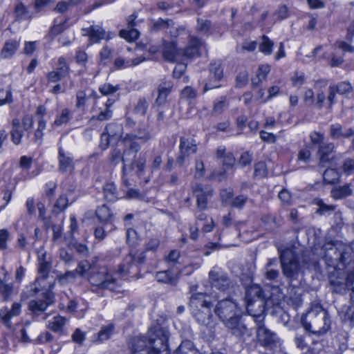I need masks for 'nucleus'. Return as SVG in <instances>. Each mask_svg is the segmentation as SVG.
I'll use <instances>...</instances> for the list:
<instances>
[{
    "mask_svg": "<svg viewBox=\"0 0 354 354\" xmlns=\"http://www.w3.org/2000/svg\"><path fill=\"white\" fill-rule=\"evenodd\" d=\"M173 24V21L171 20H164L162 19H158L156 22L154 23L152 29L154 31H158L160 30H165V31L170 28V26Z\"/></svg>",
    "mask_w": 354,
    "mask_h": 354,
    "instance_id": "59",
    "label": "nucleus"
},
{
    "mask_svg": "<svg viewBox=\"0 0 354 354\" xmlns=\"http://www.w3.org/2000/svg\"><path fill=\"white\" fill-rule=\"evenodd\" d=\"M126 149L124 150L125 156H129L133 152V158L136 157V153L140 150V144L138 142V138L131 134H127L122 140Z\"/></svg>",
    "mask_w": 354,
    "mask_h": 354,
    "instance_id": "24",
    "label": "nucleus"
},
{
    "mask_svg": "<svg viewBox=\"0 0 354 354\" xmlns=\"http://www.w3.org/2000/svg\"><path fill=\"white\" fill-rule=\"evenodd\" d=\"M156 278L159 282L169 284H175L177 281V276L170 270L157 272Z\"/></svg>",
    "mask_w": 354,
    "mask_h": 354,
    "instance_id": "33",
    "label": "nucleus"
},
{
    "mask_svg": "<svg viewBox=\"0 0 354 354\" xmlns=\"http://www.w3.org/2000/svg\"><path fill=\"white\" fill-rule=\"evenodd\" d=\"M308 336L297 335L295 337V342L297 348H300L304 353H308L310 351V346L306 342Z\"/></svg>",
    "mask_w": 354,
    "mask_h": 354,
    "instance_id": "52",
    "label": "nucleus"
},
{
    "mask_svg": "<svg viewBox=\"0 0 354 354\" xmlns=\"http://www.w3.org/2000/svg\"><path fill=\"white\" fill-rule=\"evenodd\" d=\"M120 89L119 85L113 86L109 83H105L99 88L100 92L103 95H109L115 93Z\"/></svg>",
    "mask_w": 354,
    "mask_h": 354,
    "instance_id": "56",
    "label": "nucleus"
},
{
    "mask_svg": "<svg viewBox=\"0 0 354 354\" xmlns=\"http://www.w3.org/2000/svg\"><path fill=\"white\" fill-rule=\"evenodd\" d=\"M72 118V111L68 108L62 109L60 113L57 114L51 126L53 127H60L67 124Z\"/></svg>",
    "mask_w": 354,
    "mask_h": 354,
    "instance_id": "31",
    "label": "nucleus"
},
{
    "mask_svg": "<svg viewBox=\"0 0 354 354\" xmlns=\"http://www.w3.org/2000/svg\"><path fill=\"white\" fill-rule=\"evenodd\" d=\"M337 93L344 95L351 93L353 88L351 82L344 81L339 82L337 84L332 85Z\"/></svg>",
    "mask_w": 354,
    "mask_h": 354,
    "instance_id": "46",
    "label": "nucleus"
},
{
    "mask_svg": "<svg viewBox=\"0 0 354 354\" xmlns=\"http://www.w3.org/2000/svg\"><path fill=\"white\" fill-rule=\"evenodd\" d=\"M202 45L203 43L198 39L192 37L187 46L184 50L182 49L183 61L199 55Z\"/></svg>",
    "mask_w": 354,
    "mask_h": 354,
    "instance_id": "23",
    "label": "nucleus"
},
{
    "mask_svg": "<svg viewBox=\"0 0 354 354\" xmlns=\"http://www.w3.org/2000/svg\"><path fill=\"white\" fill-rule=\"evenodd\" d=\"M310 142L313 145H322L324 139V134L319 131H313L310 134Z\"/></svg>",
    "mask_w": 354,
    "mask_h": 354,
    "instance_id": "63",
    "label": "nucleus"
},
{
    "mask_svg": "<svg viewBox=\"0 0 354 354\" xmlns=\"http://www.w3.org/2000/svg\"><path fill=\"white\" fill-rule=\"evenodd\" d=\"M48 306V303L44 299H35L29 302L28 307L33 313L38 315L44 312Z\"/></svg>",
    "mask_w": 354,
    "mask_h": 354,
    "instance_id": "35",
    "label": "nucleus"
},
{
    "mask_svg": "<svg viewBox=\"0 0 354 354\" xmlns=\"http://www.w3.org/2000/svg\"><path fill=\"white\" fill-rule=\"evenodd\" d=\"M257 326V337L265 346L272 345L277 339V335L266 328L263 324L264 315L261 313L253 315Z\"/></svg>",
    "mask_w": 354,
    "mask_h": 354,
    "instance_id": "9",
    "label": "nucleus"
},
{
    "mask_svg": "<svg viewBox=\"0 0 354 354\" xmlns=\"http://www.w3.org/2000/svg\"><path fill=\"white\" fill-rule=\"evenodd\" d=\"M144 256L138 254L135 252H130L124 259L122 263L119 266L118 270L114 273L117 277H124L131 272V270L138 264L144 262Z\"/></svg>",
    "mask_w": 354,
    "mask_h": 354,
    "instance_id": "8",
    "label": "nucleus"
},
{
    "mask_svg": "<svg viewBox=\"0 0 354 354\" xmlns=\"http://www.w3.org/2000/svg\"><path fill=\"white\" fill-rule=\"evenodd\" d=\"M270 71V66L268 64L261 65L259 67L257 77L258 78V82H256L254 80H252V84H257L259 82H261L266 79L268 74Z\"/></svg>",
    "mask_w": 354,
    "mask_h": 354,
    "instance_id": "55",
    "label": "nucleus"
},
{
    "mask_svg": "<svg viewBox=\"0 0 354 354\" xmlns=\"http://www.w3.org/2000/svg\"><path fill=\"white\" fill-rule=\"evenodd\" d=\"M180 95L183 99L190 101L197 97V91L190 86H187L182 90Z\"/></svg>",
    "mask_w": 354,
    "mask_h": 354,
    "instance_id": "54",
    "label": "nucleus"
},
{
    "mask_svg": "<svg viewBox=\"0 0 354 354\" xmlns=\"http://www.w3.org/2000/svg\"><path fill=\"white\" fill-rule=\"evenodd\" d=\"M149 104L145 98H140L138 100L137 104L135 105L133 111L136 114L140 115H145L148 109Z\"/></svg>",
    "mask_w": 354,
    "mask_h": 354,
    "instance_id": "48",
    "label": "nucleus"
},
{
    "mask_svg": "<svg viewBox=\"0 0 354 354\" xmlns=\"http://www.w3.org/2000/svg\"><path fill=\"white\" fill-rule=\"evenodd\" d=\"M209 72L215 80L219 81L223 77V68L220 61L212 62L209 66Z\"/></svg>",
    "mask_w": 354,
    "mask_h": 354,
    "instance_id": "40",
    "label": "nucleus"
},
{
    "mask_svg": "<svg viewBox=\"0 0 354 354\" xmlns=\"http://www.w3.org/2000/svg\"><path fill=\"white\" fill-rule=\"evenodd\" d=\"M75 278H76V274H75V272H74V270L68 271L59 277L58 281L62 285H65L68 283L74 282L75 280Z\"/></svg>",
    "mask_w": 354,
    "mask_h": 354,
    "instance_id": "57",
    "label": "nucleus"
},
{
    "mask_svg": "<svg viewBox=\"0 0 354 354\" xmlns=\"http://www.w3.org/2000/svg\"><path fill=\"white\" fill-rule=\"evenodd\" d=\"M111 104H107V106L104 108V110H102L97 115L93 116L90 122H93L94 120H100L104 121L108 120L111 118L113 115V111L111 109Z\"/></svg>",
    "mask_w": 354,
    "mask_h": 354,
    "instance_id": "45",
    "label": "nucleus"
},
{
    "mask_svg": "<svg viewBox=\"0 0 354 354\" xmlns=\"http://www.w3.org/2000/svg\"><path fill=\"white\" fill-rule=\"evenodd\" d=\"M88 279L93 286L111 290H115L118 284L117 276L114 274H110L108 268L104 266L93 265L91 271L88 272Z\"/></svg>",
    "mask_w": 354,
    "mask_h": 354,
    "instance_id": "4",
    "label": "nucleus"
},
{
    "mask_svg": "<svg viewBox=\"0 0 354 354\" xmlns=\"http://www.w3.org/2000/svg\"><path fill=\"white\" fill-rule=\"evenodd\" d=\"M87 95L84 91H78L76 93V104L77 109H84L86 102Z\"/></svg>",
    "mask_w": 354,
    "mask_h": 354,
    "instance_id": "61",
    "label": "nucleus"
},
{
    "mask_svg": "<svg viewBox=\"0 0 354 354\" xmlns=\"http://www.w3.org/2000/svg\"><path fill=\"white\" fill-rule=\"evenodd\" d=\"M248 311H252V306L257 303L258 307L261 308L260 312L264 311V295L261 288L254 284L248 287L245 292Z\"/></svg>",
    "mask_w": 354,
    "mask_h": 354,
    "instance_id": "10",
    "label": "nucleus"
},
{
    "mask_svg": "<svg viewBox=\"0 0 354 354\" xmlns=\"http://www.w3.org/2000/svg\"><path fill=\"white\" fill-rule=\"evenodd\" d=\"M354 135L351 128H343L339 124H333L330 127V136L333 139L348 138Z\"/></svg>",
    "mask_w": 354,
    "mask_h": 354,
    "instance_id": "27",
    "label": "nucleus"
},
{
    "mask_svg": "<svg viewBox=\"0 0 354 354\" xmlns=\"http://www.w3.org/2000/svg\"><path fill=\"white\" fill-rule=\"evenodd\" d=\"M37 210L39 212V218L41 219L44 224V226L46 229L50 227V220L46 216V210L44 204L42 202H38L37 203Z\"/></svg>",
    "mask_w": 354,
    "mask_h": 354,
    "instance_id": "51",
    "label": "nucleus"
},
{
    "mask_svg": "<svg viewBox=\"0 0 354 354\" xmlns=\"http://www.w3.org/2000/svg\"><path fill=\"white\" fill-rule=\"evenodd\" d=\"M146 158L145 156H140L134 162H133L128 167V171L135 170L136 174L138 177H141L144 174Z\"/></svg>",
    "mask_w": 354,
    "mask_h": 354,
    "instance_id": "32",
    "label": "nucleus"
},
{
    "mask_svg": "<svg viewBox=\"0 0 354 354\" xmlns=\"http://www.w3.org/2000/svg\"><path fill=\"white\" fill-rule=\"evenodd\" d=\"M305 330L317 335L328 332L331 327V319L326 310L319 304H313L301 317Z\"/></svg>",
    "mask_w": 354,
    "mask_h": 354,
    "instance_id": "3",
    "label": "nucleus"
},
{
    "mask_svg": "<svg viewBox=\"0 0 354 354\" xmlns=\"http://www.w3.org/2000/svg\"><path fill=\"white\" fill-rule=\"evenodd\" d=\"M209 278L213 288L221 292L231 295L237 288L229 277L219 268L214 267L209 272Z\"/></svg>",
    "mask_w": 354,
    "mask_h": 354,
    "instance_id": "6",
    "label": "nucleus"
},
{
    "mask_svg": "<svg viewBox=\"0 0 354 354\" xmlns=\"http://www.w3.org/2000/svg\"><path fill=\"white\" fill-rule=\"evenodd\" d=\"M59 169L61 172L71 171L74 168L73 155L62 147L58 149Z\"/></svg>",
    "mask_w": 354,
    "mask_h": 354,
    "instance_id": "17",
    "label": "nucleus"
},
{
    "mask_svg": "<svg viewBox=\"0 0 354 354\" xmlns=\"http://www.w3.org/2000/svg\"><path fill=\"white\" fill-rule=\"evenodd\" d=\"M274 42L266 35L262 36L261 41L259 44V51L266 55H270L272 53Z\"/></svg>",
    "mask_w": 354,
    "mask_h": 354,
    "instance_id": "39",
    "label": "nucleus"
},
{
    "mask_svg": "<svg viewBox=\"0 0 354 354\" xmlns=\"http://www.w3.org/2000/svg\"><path fill=\"white\" fill-rule=\"evenodd\" d=\"M104 194L105 198L110 202L116 201L118 198L116 186L113 183H106L104 186Z\"/></svg>",
    "mask_w": 354,
    "mask_h": 354,
    "instance_id": "36",
    "label": "nucleus"
},
{
    "mask_svg": "<svg viewBox=\"0 0 354 354\" xmlns=\"http://www.w3.org/2000/svg\"><path fill=\"white\" fill-rule=\"evenodd\" d=\"M337 313L343 322L354 326V304H345L337 309Z\"/></svg>",
    "mask_w": 354,
    "mask_h": 354,
    "instance_id": "28",
    "label": "nucleus"
},
{
    "mask_svg": "<svg viewBox=\"0 0 354 354\" xmlns=\"http://www.w3.org/2000/svg\"><path fill=\"white\" fill-rule=\"evenodd\" d=\"M211 28V21L207 19H198L196 30L198 32L206 35Z\"/></svg>",
    "mask_w": 354,
    "mask_h": 354,
    "instance_id": "53",
    "label": "nucleus"
},
{
    "mask_svg": "<svg viewBox=\"0 0 354 354\" xmlns=\"http://www.w3.org/2000/svg\"><path fill=\"white\" fill-rule=\"evenodd\" d=\"M46 128V120L37 121V127L34 131L33 141L37 145H41L44 136V131Z\"/></svg>",
    "mask_w": 354,
    "mask_h": 354,
    "instance_id": "41",
    "label": "nucleus"
},
{
    "mask_svg": "<svg viewBox=\"0 0 354 354\" xmlns=\"http://www.w3.org/2000/svg\"><path fill=\"white\" fill-rule=\"evenodd\" d=\"M92 268L93 266L87 261H82L78 263L77 267L74 272H75L76 276L79 275L80 277H84L88 271V272L91 271Z\"/></svg>",
    "mask_w": 354,
    "mask_h": 354,
    "instance_id": "49",
    "label": "nucleus"
},
{
    "mask_svg": "<svg viewBox=\"0 0 354 354\" xmlns=\"http://www.w3.org/2000/svg\"><path fill=\"white\" fill-rule=\"evenodd\" d=\"M225 326L230 330L231 333L236 337L250 336L251 333L247 327L240 322L239 316L235 319L227 321Z\"/></svg>",
    "mask_w": 354,
    "mask_h": 354,
    "instance_id": "20",
    "label": "nucleus"
},
{
    "mask_svg": "<svg viewBox=\"0 0 354 354\" xmlns=\"http://www.w3.org/2000/svg\"><path fill=\"white\" fill-rule=\"evenodd\" d=\"M115 326L113 324H109L101 328V330L97 333L96 341L99 342H104L109 339L114 332Z\"/></svg>",
    "mask_w": 354,
    "mask_h": 354,
    "instance_id": "38",
    "label": "nucleus"
},
{
    "mask_svg": "<svg viewBox=\"0 0 354 354\" xmlns=\"http://www.w3.org/2000/svg\"><path fill=\"white\" fill-rule=\"evenodd\" d=\"M21 307L19 303H14L11 309L4 307L0 310V318L8 327H10V320L12 317L17 316L21 313Z\"/></svg>",
    "mask_w": 354,
    "mask_h": 354,
    "instance_id": "26",
    "label": "nucleus"
},
{
    "mask_svg": "<svg viewBox=\"0 0 354 354\" xmlns=\"http://www.w3.org/2000/svg\"><path fill=\"white\" fill-rule=\"evenodd\" d=\"M163 57L165 60L171 62H178L183 61L182 49L176 48L175 42H165L162 52Z\"/></svg>",
    "mask_w": 354,
    "mask_h": 354,
    "instance_id": "19",
    "label": "nucleus"
},
{
    "mask_svg": "<svg viewBox=\"0 0 354 354\" xmlns=\"http://www.w3.org/2000/svg\"><path fill=\"white\" fill-rule=\"evenodd\" d=\"M292 84L295 87H300L305 82V75L304 73L296 72L291 78Z\"/></svg>",
    "mask_w": 354,
    "mask_h": 354,
    "instance_id": "62",
    "label": "nucleus"
},
{
    "mask_svg": "<svg viewBox=\"0 0 354 354\" xmlns=\"http://www.w3.org/2000/svg\"><path fill=\"white\" fill-rule=\"evenodd\" d=\"M83 35H88L92 43H97L102 39L109 40L112 39L115 34L112 32L106 33L100 26H91L87 29H83Z\"/></svg>",
    "mask_w": 354,
    "mask_h": 354,
    "instance_id": "15",
    "label": "nucleus"
},
{
    "mask_svg": "<svg viewBox=\"0 0 354 354\" xmlns=\"http://www.w3.org/2000/svg\"><path fill=\"white\" fill-rule=\"evenodd\" d=\"M289 254L292 255L291 251L284 250L281 253V263L283 274L289 278L294 277L299 272V263L297 261L292 257L288 258Z\"/></svg>",
    "mask_w": 354,
    "mask_h": 354,
    "instance_id": "12",
    "label": "nucleus"
},
{
    "mask_svg": "<svg viewBox=\"0 0 354 354\" xmlns=\"http://www.w3.org/2000/svg\"><path fill=\"white\" fill-rule=\"evenodd\" d=\"M127 156L124 155L122 156L120 151L118 149H114L110 155V161L114 165H118L121 161L123 162L124 165H127Z\"/></svg>",
    "mask_w": 354,
    "mask_h": 354,
    "instance_id": "50",
    "label": "nucleus"
},
{
    "mask_svg": "<svg viewBox=\"0 0 354 354\" xmlns=\"http://www.w3.org/2000/svg\"><path fill=\"white\" fill-rule=\"evenodd\" d=\"M227 106L226 97L222 96L214 102L212 111L215 113H221Z\"/></svg>",
    "mask_w": 354,
    "mask_h": 354,
    "instance_id": "60",
    "label": "nucleus"
},
{
    "mask_svg": "<svg viewBox=\"0 0 354 354\" xmlns=\"http://www.w3.org/2000/svg\"><path fill=\"white\" fill-rule=\"evenodd\" d=\"M66 322V319L62 316H55L48 322V328L54 332H59L62 330Z\"/></svg>",
    "mask_w": 354,
    "mask_h": 354,
    "instance_id": "37",
    "label": "nucleus"
},
{
    "mask_svg": "<svg viewBox=\"0 0 354 354\" xmlns=\"http://www.w3.org/2000/svg\"><path fill=\"white\" fill-rule=\"evenodd\" d=\"M214 311L224 324L227 321L234 319L239 316L240 312L237 303L231 297H227L218 300Z\"/></svg>",
    "mask_w": 354,
    "mask_h": 354,
    "instance_id": "5",
    "label": "nucleus"
},
{
    "mask_svg": "<svg viewBox=\"0 0 354 354\" xmlns=\"http://www.w3.org/2000/svg\"><path fill=\"white\" fill-rule=\"evenodd\" d=\"M8 272L4 268H0V295L4 301L11 299L14 293V287L12 283H6Z\"/></svg>",
    "mask_w": 354,
    "mask_h": 354,
    "instance_id": "22",
    "label": "nucleus"
},
{
    "mask_svg": "<svg viewBox=\"0 0 354 354\" xmlns=\"http://www.w3.org/2000/svg\"><path fill=\"white\" fill-rule=\"evenodd\" d=\"M68 206V198L64 194L59 196V198L56 201L53 211L55 213H59L65 210Z\"/></svg>",
    "mask_w": 354,
    "mask_h": 354,
    "instance_id": "47",
    "label": "nucleus"
},
{
    "mask_svg": "<svg viewBox=\"0 0 354 354\" xmlns=\"http://www.w3.org/2000/svg\"><path fill=\"white\" fill-rule=\"evenodd\" d=\"M20 45L19 41L15 39L7 40L1 50L0 58L4 59H11L17 53Z\"/></svg>",
    "mask_w": 354,
    "mask_h": 354,
    "instance_id": "25",
    "label": "nucleus"
},
{
    "mask_svg": "<svg viewBox=\"0 0 354 354\" xmlns=\"http://www.w3.org/2000/svg\"><path fill=\"white\" fill-rule=\"evenodd\" d=\"M179 149L180 152L176 159V164L181 167L189 156L197 151V144L192 138H181Z\"/></svg>",
    "mask_w": 354,
    "mask_h": 354,
    "instance_id": "11",
    "label": "nucleus"
},
{
    "mask_svg": "<svg viewBox=\"0 0 354 354\" xmlns=\"http://www.w3.org/2000/svg\"><path fill=\"white\" fill-rule=\"evenodd\" d=\"M149 339L137 337L133 339V354H169L168 350V331L155 326L148 331Z\"/></svg>",
    "mask_w": 354,
    "mask_h": 354,
    "instance_id": "1",
    "label": "nucleus"
},
{
    "mask_svg": "<svg viewBox=\"0 0 354 354\" xmlns=\"http://www.w3.org/2000/svg\"><path fill=\"white\" fill-rule=\"evenodd\" d=\"M329 281L333 288V291L337 293L344 292L347 287V279L342 272L336 271L329 277Z\"/></svg>",
    "mask_w": 354,
    "mask_h": 354,
    "instance_id": "21",
    "label": "nucleus"
},
{
    "mask_svg": "<svg viewBox=\"0 0 354 354\" xmlns=\"http://www.w3.org/2000/svg\"><path fill=\"white\" fill-rule=\"evenodd\" d=\"M15 15L17 19H26L31 17V15L28 10L27 7L22 3H18L15 8Z\"/></svg>",
    "mask_w": 354,
    "mask_h": 354,
    "instance_id": "43",
    "label": "nucleus"
},
{
    "mask_svg": "<svg viewBox=\"0 0 354 354\" xmlns=\"http://www.w3.org/2000/svg\"><path fill=\"white\" fill-rule=\"evenodd\" d=\"M334 149L335 145L332 142L323 143L319 146L317 153L319 159V167H324L332 162L335 158L333 155Z\"/></svg>",
    "mask_w": 354,
    "mask_h": 354,
    "instance_id": "16",
    "label": "nucleus"
},
{
    "mask_svg": "<svg viewBox=\"0 0 354 354\" xmlns=\"http://www.w3.org/2000/svg\"><path fill=\"white\" fill-rule=\"evenodd\" d=\"M55 69L64 77L68 74L70 68L68 64L66 63V61L64 57H59L57 60V67Z\"/></svg>",
    "mask_w": 354,
    "mask_h": 354,
    "instance_id": "58",
    "label": "nucleus"
},
{
    "mask_svg": "<svg viewBox=\"0 0 354 354\" xmlns=\"http://www.w3.org/2000/svg\"><path fill=\"white\" fill-rule=\"evenodd\" d=\"M96 216L101 222H108L113 217L111 209L106 205L99 207L96 210Z\"/></svg>",
    "mask_w": 354,
    "mask_h": 354,
    "instance_id": "42",
    "label": "nucleus"
},
{
    "mask_svg": "<svg viewBox=\"0 0 354 354\" xmlns=\"http://www.w3.org/2000/svg\"><path fill=\"white\" fill-rule=\"evenodd\" d=\"M32 126L33 118L30 115H24L21 122L17 118L14 119L10 131L11 139L13 143L16 145H19L24 136V131H30Z\"/></svg>",
    "mask_w": 354,
    "mask_h": 354,
    "instance_id": "7",
    "label": "nucleus"
},
{
    "mask_svg": "<svg viewBox=\"0 0 354 354\" xmlns=\"http://www.w3.org/2000/svg\"><path fill=\"white\" fill-rule=\"evenodd\" d=\"M343 171L349 175L354 171V158H346L342 165Z\"/></svg>",
    "mask_w": 354,
    "mask_h": 354,
    "instance_id": "64",
    "label": "nucleus"
},
{
    "mask_svg": "<svg viewBox=\"0 0 354 354\" xmlns=\"http://www.w3.org/2000/svg\"><path fill=\"white\" fill-rule=\"evenodd\" d=\"M145 60L142 57H138L135 59L118 57L114 61L115 68L122 69L128 67L135 66Z\"/></svg>",
    "mask_w": 354,
    "mask_h": 354,
    "instance_id": "29",
    "label": "nucleus"
},
{
    "mask_svg": "<svg viewBox=\"0 0 354 354\" xmlns=\"http://www.w3.org/2000/svg\"><path fill=\"white\" fill-rule=\"evenodd\" d=\"M339 174L337 171L334 169H326L323 174V178L326 183L334 184L337 182Z\"/></svg>",
    "mask_w": 354,
    "mask_h": 354,
    "instance_id": "44",
    "label": "nucleus"
},
{
    "mask_svg": "<svg viewBox=\"0 0 354 354\" xmlns=\"http://www.w3.org/2000/svg\"><path fill=\"white\" fill-rule=\"evenodd\" d=\"M171 86L168 84H160L158 90V97L153 104L154 106H162L167 102V96L171 93Z\"/></svg>",
    "mask_w": 354,
    "mask_h": 354,
    "instance_id": "30",
    "label": "nucleus"
},
{
    "mask_svg": "<svg viewBox=\"0 0 354 354\" xmlns=\"http://www.w3.org/2000/svg\"><path fill=\"white\" fill-rule=\"evenodd\" d=\"M193 192L196 198L197 207L201 210L206 209L208 201L212 196V189L209 187L196 185L193 188Z\"/></svg>",
    "mask_w": 354,
    "mask_h": 354,
    "instance_id": "14",
    "label": "nucleus"
},
{
    "mask_svg": "<svg viewBox=\"0 0 354 354\" xmlns=\"http://www.w3.org/2000/svg\"><path fill=\"white\" fill-rule=\"evenodd\" d=\"M203 292L193 294L189 299L191 313L196 322L205 326L210 333H214L217 322L212 313V303Z\"/></svg>",
    "mask_w": 354,
    "mask_h": 354,
    "instance_id": "2",
    "label": "nucleus"
},
{
    "mask_svg": "<svg viewBox=\"0 0 354 354\" xmlns=\"http://www.w3.org/2000/svg\"><path fill=\"white\" fill-rule=\"evenodd\" d=\"M106 131L101 135L100 147L102 149H106L111 141L117 140L121 136L122 127L115 124H109L106 127Z\"/></svg>",
    "mask_w": 354,
    "mask_h": 354,
    "instance_id": "13",
    "label": "nucleus"
},
{
    "mask_svg": "<svg viewBox=\"0 0 354 354\" xmlns=\"http://www.w3.org/2000/svg\"><path fill=\"white\" fill-rule=\"evenodd\" d=\"M137 18L136 14L131 15L127 19V27L120 31V36L129 42L136 41L139 37V32L134 28L135 20Z\"/></svg>",
    "mask_w": 354,
    "mask_h": 354,
    "instance_id": "18",
    "label": "nucleus"
},
{
    "mask_svg": "<svg viewBox=\"0 0 354 354\" xmlns=\"http://www.w3.org/2000/svg\"><path fill=\"white\" fill-rule=\"evenodd\" d=\"M353 189L349 184L342 187H334L331 191L332 196L335 199H340L351 195Z\"/></svg>",
    "mask_w": 354,
    "mask_h": 354,
    "instance_id": "34",
    "label": "nucleus"
}]
</instances>
